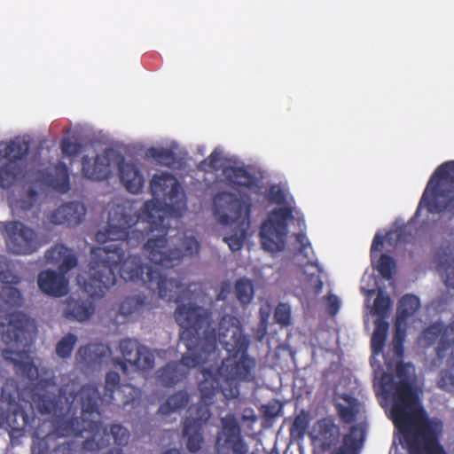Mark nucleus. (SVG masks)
Masks as SVG:
<instances>
[{"instance_id":"nucleus-1","label":"nucleus","mask_w":454,"mask_h":454,"mask_svg":"<svg viewBox=\"0 0 454 454\" xmlns=\"http://www.w3.org/2000/svg\"><path fill=\"white\" fill-rule=\"evenodd\" d=\"M153 200L145 203L141 215H129L119 205L108 213L107 225L98 231L95 239L98 243L107 245L91 249L89 278L83 283L84 291L91 298L103 297L115 285L116 267L124 281L141 280L152 291L168 301L179 302L185 288L176 278H168L160 270L142 262L139 255H128L127 250L139 246L150 233L158 235L149 238L144 244V251L155 265L169 269L178 265L184 257L197 255L200 243L192 236L181 240V248H169L168 230L162 207L171 215L182 216L186 210V196L177 179L170 173L155 174L150 181Z\"/></svg>"},{"instance_id":"nucleus-2","label":"nucleus","mask_w":454,"mask_h":454,"mask_svg":"<svg viewBox=\"0 0 454 454\" xmlns=\"http://www.w3.org/2000/svg\"><path fill=\"white\" fill-rule=\"evenodd\" d=\"M407 364L396 365L400 380L393 383L391 374L382 376V387L393 386L391 419L408 445L411 454H447L439 442L442 424L431 420L420 403V399L408 380Z\"/></svg>"},{"instance_id":"nucleus-3","label":"nucleus","mask_w":454,"mask_h":454,"mask_svg":"<svg viewBox=\"0 0 454 454\" xmlns=\"http://www.w3.org/2000/svg\"><path fill=\"white\" fill-rule=\"evenodd\" d=\"M94 415L86 419L70 414L68 417H51V420H43L32 434L31 454H49L50 441L57 437L78 436L83 431H90L92 434L82 442V448L86 452L98 454L99 451L111 444V438L118 446H124L129 439V430L119 424L103 427L100 421L94 419L99 418Z\"/></svg>"},{"instance_id":"nucleus-4","label":"nucleus","mask_w":454,"mask_h":454,"mask_svg":"<svg viewBox=\"0 0 454 454\" xmlns=\"http://www.w3.org/2000/svg\"><path fill=\"white\" fill-rule=\"evenodd\" d=\"M33 326L31 318L21 311L7 313L0 318V338L10 347V348L3 350V357L14 364L17 373L27 379L31 384H35V389L45 390L44 393H34L32 395L33 404L41 413L36 406V399L46 395L51 399L59 401V395L58 397L51 396L47 391L49 387H56L54 378L38 380V368L29 356L33 342L31 336Z\"/></svg>"},{"instance_id":"nucleus-5","label":"nucleus","mask_w":454,"mask_h":454,"mask_svg":"<svg viewBox=\"0 0 454 454\" xmlns=\"http://www.w3.org/2000/svg\"><path fill=\"white\" fill-rule=\"evenodd\" d=\"M175 320L183 329L180 340L187 351L182 363L187 367L216 361L220 357L217 348L218 329L212 326L213 311L193 302L181 303L176 308Z\"/></svg>"},{"instance_id":"nucleus-6","label":"nucleus","mask_w":454,"mask_h":454,"mask_svg":"<svg viewBox=\"0 0 454 454\" xmlns=\"http://www.w3.org/2000/svg\"><path fill=\"white\" fill-rule=\"evenodd\" d=\"M120 387V375L118 372H108L105 378V394L100 396L99 390L93 385H84L79 389L78 384L71 381L59 388V400L55 401L44 395L39 396L35 403L37 409L43 415L51 417H68L76 415L78 410L86 419L87 417L99 416L100 402L112 403L114 392Z\"/></svg>"},{"instance_id":"nucleus-7","label":"nucleus","mask_w":454,"mask_h":454,"mask_svg":"<svg viewBox=\"0 0 454 454\" xmlns=\"http://www.w3.org/2000/svg\"><path fill=\"white\" fill-rule=\"evenodd\" d=\"M219 343L229 356L218 366V373L230 388V395H239L238 383L254 380L256 361L247 354L250 339L243 333L239 320L231 315H223L218 324Z\"/></svg>"},{"instance_id":"nucleus-8","label":"nucleus","mask_w":454,"mask_h":454,"mask_svg":"<svg viewBox=\"0 0 454 454\" xmlns=\"http://www.w3.org/2000/svg\"><path fill=\"white\" fill-rule=\"evenodd\" d=\"M454 206V160L443 162L433 173L419 200L416 215L426 207L439 214Z\"/></svg>"},{"instance_id":"nucleus-9","label":"nucleus","mask_w":454,"mask_h":454,"mask_svg":"<svg viewBox=\"0 0 454 454\" xmlns=\"http://www.w3.org/2000/svg\"><path fill=\"white\" fill-rule=\"evenodd\" d=\"M214 215L222 225L248 227L252 204L231 192H217L213 198Z\"/></svg>"},{"instance_id":"nucleus-10","label":"nucleus","mask_w":454,"mask_h":454,"mask_svg":"<svg viewBox=\"0 0 454 454\" xmlns=\"http://www.w3.org/2000/svg\"><path fill=\"white\" fill-rule=\"evenodd\" d=\"M293 217L289 207L274 209L260 229L259 236L263 250L275 254L283 251L287 235V221Z\"/></svg>"},{"instance_id":"nucleus-11","label":"nucleus","mask_w":454,"mask_h":454,"mask_svg":"<svg viewBox=\"0 0 454 454\" xmlns=\"http://www.w3.org/2000/svg\"><path fill=\"white\" fill-rule=\"evenodd\" d=\"M215 448L217 454H250L249 446L242 435L240 425L233 413L220 419Z\"/></svg>"},{"instance_id":"nucleus-12","label":"nucleus","mask_w":454,"mask_h":454,"mask_svg":"<svg viewBox=\"0 0 454 454\" xmlns=\"http://www.w3.org/2000/svg\"><path fill=\"white\" fill-rule=\"evenodd\" d=\"M29 148V143L20 138L4 146L2 153L6 161L0 167L1 188L9 189L15 184L23 171V159L27 155Z\"/></svg>"},{"instance_id":"nucleus-13","label":"nucleus","mask_w":454,"mask_h":454,"mask_svg":"<svg viewBox=\"0 0 454 454\" xmlns=\"http://www.w3.org/2000/svg\"><path fill=\"white\" fill-rule=\"evenodd\" d=\"M119 350L123 360L118 359L114 364L119 365L124 373H127V364L144 372L150 371L154 366L153 354L136 339L126 338L120 340Z\"/></svg>"},{"instance_id":"nucleus-14","label":"nucleus","mask_w":454,"mask_h":454,"mask_svg":"<svg viewBox=\"0 0 454 454\" xmlns=\"http://www.w3.org/2000/svg\"><path fill=\"white\" fill-rule=\"evenodd\" d=\"M21 393L12 379H7L2 387L1 398L9 405V410H12V414L9 415L7 419L12 427L11 436L14 434L22 435L27 427H31V422L35 421V418L30 416L20 406Z\"/></svg>"},{"instance_id":"nucleus-15","label":"nucleus","mask_w":454,"mask_h":454,"mask_svg":"<svg viewBox=\"0 0 454 454\" xmlns=\"http://www.w3.org/2000/svg\"><path fill=\"white\" fill-rule=\"evenodd\" d=\"M7 248L15 254H31L41 247L36 232L20 222L5 226Z\"/></svg>"},{"instance_id":"nucleus-16","label":"nucleus","mask_w":454,"mask_h":454,"mask_svg":"<svg viewBox=\"0 0 454 454\" xmlns=\"http://www.w3.org/2000/svg\"><path fill=\"white\" fill-rule=\"evenodd\" d=\"M211 417V412L206 405L196 407L195 417H187L184 420L183 438L190 452L199 451L204 443L203 428Z\"/></svg>"},{"instance_id":"nucleus-17","label":"nucleus","mask_w":454,"mask_h":454,"mask_svg":"<svg viewBox=\"0 0 454 454\" xmlns=\"http://www.w3.org/2000/svg\"><path fill=\"white\" fill-rule=\"evenodd\" d=\"M217 361L218 359L216 361L201 363L197 365H209L208 367L202 368L200 372L202 379L198 385L201 399L206 403L211 402L218 391H221L225 397H231L228 385L223 381V377L218 373V367L214 369L212 366L213 364H216Z\"/></svg>"},{"instance_id":"nucleus-18","label":"nucleus","mask_w":454,"mask_h":454,"mask_svg":"<svg viewBox=\"0 0 454 454\" xmlns=\"http://www.w3.org/2000/svg\"><path fill=\"white\" fill-rule=\"evenodd\" d=\"M425 345L431 346L439 340L436 348V356L442 359L446 351L454 350V324L444 325L442 323H434L427 327L422 333Z\"/></svg>"},{"instance_id":"nucleus-19","label":"nucleus","mask_w":454,"mask_h":454,"mask_svg":"<svg viewBox=\"0 0 454 454\" xmlns=\"http://www.w3.org/2000/svg\"><path fill=\"white\" fill-rule=\"evenodd\" d=\"M20 282V277L12 274L10 270L0 271V311L22 305L21 293L13 286Z\"/></svg>"},{"instance_id":"nucleus-20","label":"nucleus","mask_w":454,"mask_h":454,"mask_svg":"<svg viewBox=\"0 0 454 454\" xmlns=\"http://www.w3.org/2000/svg\"><path fill=\"white\" fill-rule=\"evenodd\" d=\"M66 273L56 272L52 270L41 271L37 278L40 290L50 296L61 297L67 294L68 281Z\"/></svg>"},{"instance_id":"nucleus-21","label":"nucleus","mask_w":454,"mask_h":454,"mask_svg":"<svg viewBox=\"0 0 454 454\" xmlns=\"http://www.w3.org/2000/svg\"><path fill=\"white\" fill-rule=\"evenodd\" d=\"M86 214L83 204L76 201L68 202L56 208L50 216L54 224L77 225L82 223Z\"/></svg>"},{"instance_id":"nucleus-22","label":"nucleus","mask_w":454,"mask_h":454,"mask_svg":"<svg viewBox=\"0 0 454 454\" xmlns=\"http://www.w3.org/2000/svg\"><path fill=\"white\" fill-rule=\"evenodd\" d=\"M63 314L67 319L85 322L95 313L96 306L91 299L68 297L65 301Z\"/></svg>"},{"instance_id":"nucleus-23","label":"nucleus","mask_w":454,"mask_h":454,"mask_svg":"<svg viewBox=\"0 0 454 454\" xmlns=\"http://www.w3.org/2000/svg\"><path fill=\"white\" fill-rule=\"evenodd\" d=\"M82 172L83 176L93 181L107 179L111 175L110 159L106 154H98L93 162L88 156L82 160Z\"/></svg>"},{"instance_id":"nucleus-24","label":"nucleus","mask_w":454,"mask_h":454,"mask_svg":"<svg viewBox=\"0 0 454 454\" xmlns=\"http://www.w3.org/2000/svg\"><path fill=\"white\" fill-rule=\"evenodd\" d=\"M45 260L48 263L59 264V270L67 273L76 267L78 260L74 251L63 244H56L45 253Z\"/></svg>"},{"instance_id":"nucleus-25","label":"nucleus","mask_w":454,"mask_h":454,"mask_svg":"<svg viewBox=\"0 0 454 454\" xmlns=\"http://www.w3.org/2000/svg\"><path fill=\"white\" fill-rule=\"evenodd\" d=\"M120 180L126 190L133 194L142 192L145 179L138 168L131 162H125L123 160L119 163Z\"/></svg>"},{"instance_id":"nucleus-26","label":"nucleus","mask_w":454,"mask_h":454,"mask_svg":"<svg viewBox=\"0 0 454 454\" xmlns=\"http://www.w3.org/2000/svg\"><path fill=\"white\" fill-rule=\"evenodd\" d=\"M223 175L227 184L236 190L239 188L252 190L257 186L256 177L244 167H226L223 169Z\"/></svg>"},{"instance_id":"nucleus-27","label":"nucleus","mask_w":454,"mask_h":454,"mask_svg":"<svg viewBox=\"0 0 454 454\" xmlns=\"http://www.w3.org/2000/svg\"><path fill=\"white\" fill-rule=\"evenodd\" d=\"M111 353L107 345L103 343H90L79 348L77 359L87 365L99 364Z\"/></svg>"},{"instance_id":"nucleus-28","label":"nucleus","mask_w":454,"mask_h":454,"mask_svg":"<svg viewBox=\"0 0 454 454\" xmlns=\"http://www.w3.org/2000/svg\"><path fill=\"white\" fill-rule=\"evenodd\" d=\"M146 155L153 159L160 165L172 169H182L185 164L184 158L178 156L169 148L151 147L147 150Z\"/></svg>"},{"instance_id":"nucleus-29","label":"nucleus","mask_w":454,"mask_h":454,"mask_svg":"<svg viewBox=\"0 0 454 454\" xmlns=\"http://www.w3.org/2000/svg\"><path fill=\"white\" fill-rule=\"evenodd\" d=\"M181 366H184L187 369L192 368L183 364L182 359L180 360V364L176 362L168 363L157 371L156 375L158 380L165 387H173L186 378L187 372L182 369Z\"/></svg>"},{"instance_id":"nucleus-30","label":"nucleus","mask_w":454,"mask_h":454,"mask_svg":"<svg viewBox=\"0 0 454 454\" xmlns=\"http://www.w3.org/2000/svg\"><path fill=\"white\" fill-rule=\"evenodd\" d=\"M363 442V432L357 426H352L343 436L342 444L331 454H356Z\"/></svg>"},{"instance_id":"nucleus-31","label":"nucleus","mask_w":454,"mask_h":454,"mask_svg":"<svg viewBox=\"0 0 454 454\" xmlns=\"http://www.w3.org/2000/svg\"><path fill=\"white\" fill-rule=\"evenodd\" d=\"M47 179L49 186L61 193L67 192L70 189L68 168L63 162L55 165L53 172L48 176Z\"/></svg>"},{"instance_id":"nucleus-32","label":"nucleus","mask_w":454,"mask_h":454,"mask_svg":"<svg viewBox=\"0 0 454 454\" xmlns=\"http://www.w3.org/2000/svg\"><path fill=\"white\" fill-rule=\"evenodd\" d=\"M190 396L186 391H178L168 397L165 403L160 404L158 412L161 415H170L180 411L189 403Z\"/></svg>"},{"instance_id":"nucleus-33","label":"nucleus","mask_w":454,"mask_h":454,"mask_svg":"<svg viewBox=\"0 0 454 454\" xmlns=\"http://www.w3.org/2000/svg\"><path fill=\"white\" fill-rule=\"evenodd\" d=\"M419 299L413 294L403 295L397 306L396 319L407 322V320L415 314L419 309Z\"/></svg>"},{"instance_id":"nucleus-34","label":"nucleus","mask_w":454,"mask_h":454,"mask_svg":"<svg viewBox=\"0 0 454 454\" xmlns=\"http://www.w3.org/2000/svg\"><path fill=\"white\" fill-rule=\"evenodd\" d=\"M341 399H343L347 403V404H335V409L337 411L338 416L340 417V419L343 423H352L353 421H355L357 414L356 400L347 394H343L341 395Z\"/></svg>"},{"instance_id":"nucleus-35","label":"nucleus","mask_w":454,"mask_h":454,"mask_svg":"<svg viewBox=\"0 0 454 454\" xmlns=\"http://www.w3.org/2000/svg\"><path fill=\"white\" fill-rule=\"evenodd\" d=\"M448 368L439 372L437 379V387L449 393L454 392V350H451L450 356L447 360Z\"/></svg>"},{"instance_id":"nucleus-36","label":"nucleus","mask_w":454,"mask_h":454,"mask_svg":"<svg viewBox=\"0 0 454 454\" xmlns=\"http://www.w3.org/2000/svg\"><path fill=\"white\" fill-rule=\"evenodd\" d=\"M234 290L236 298L241 304L247 305L251 302L254 290L250 279L245 278L238 279Z\"/></svg>"},{"instance_id":"nucleus-37","label":"nucleus","mask_w":454,"mask_h":454,"mask_svg":"<svg viewBox=\"0 0 454 454\" xmlns=\"http://www.w3.org/2000/svg\"><path fill=\"white\" fill-rule=\"evenodd\" d=\"M145 305V296H128L121 302L119 311L123 316H129L141 310Z\"/></svg>"},{"instance_id":"nucleus-38","label":"nucleus","mask_w":454,"mask_h":454,"mask_svg":"<svg viewBox=\"0 0 454 454\" xmlns=\"http://www.w3.org/2000/svg\"><path fill=\"white\" fill-rule=\"evenodd\" d=\"M77 342V337L74 333L63 336L56 345V354L62 359L70 357Z\"/></svg>"},{"instance_id":"nucleus-39","label":"nucleus","mask_w":454,"mask_h":454,"mask_svg":"<svg viewBox=\"0 0 454 454\" xmlns=\"http://www.w3.org/2000/svg\"><path fill=\"white\" fill-rule=\"evenodd\" d=\"M375 268L384 279L390 280L395 269V262L390 255L383 254L380 256Z\"/></svg>"},{"instance_id":"nucleus-40","label":"nucleus","mask_w":454,"mask_h":454,"mask_svg":"<svg viewBox=\"0 0 454 454\" xmlns=\"http://www.w3.org/2000/svg\"><path fill=\"white\" fill-rule=\"evenodd\" d=\"M309 425V418L308 412L301 411L294 419L291 426V434L302 437Z\"/></svg>"},{"instance_id":"nucleus-41","label":"nucleus","mask_w":454,"mask_h":454,"mask_svg":"<svg viewBox=\"0 0 454 454\" xmlns=\"http://www.w3.org/2000/svg\"><path fill=\"white\" fill-rule=\"evenodd\" d=\"M390 306L391 300L389 296L380 292L374 300L372 313L379 317H385L389 311Z\"/></svg>"},{"instance_id":"nucleus-42","label":"nucleus","mask_w":454,"mask_h":454,"mask_svg":"<svg viewBox=\"0 0 454 454\" xmlns=\"http://www.w3.org/2000/svg\"><path fill=\"white\" fill-rule=\"evenodd\" d=\"M291 307L287 303H279L274 311L275 321L282 325L287 326L291 324Z\"/></svg>"},{"instance_id":"nucleus-43","label":"nucleus","mask_w":454,"mask_h":454,"mask_svg":"<svg viewBox=\"0 0 454 454\" xmlns=\"http://www.w3.org/2000/svg\"><path fill=\"white\" fill-rule=\"evenodd\" d=\"M222 160V152L218 148H215L207 158L201 161L200 165L207 167V168L210 170L217 171L221 168Z\"/></svg>"},{"instance_id":"nucleus-44","label":"nucleus","mask_w":454,"mask_h":454,"mask_svg":"<svg viewBox=\"0 0 454 454\" xmlns=\"http://www.w3.org/2000/svg\"><path fill=\"white\" fill-rule=\"evenodd\" d=\"M316 430L317 432V437L327 440L333 436L334 426L331 420L324 419L317 421Z\"/></svg>"},{"instance_id":"nucleus-45","label":"nucleus","mask_w":454,"mask_h":454,"mask_svg":"<svg viewBox=\"0 0 454 454\" xmlns=\"http://www.w3.org/2000/svg\"><path fill=\"white\" fill-rule=\"evenodd\" d=\"M82 145L77 142H73L69 138H64L61 142L62 153L68 157L76 156L81 153Z\"/></svg>"},{"instance_id":"nucleus-46","label":"nucleus","mask_w":454,"mask_h":454,"mask_svg":"<svg viewBox=\"0 0 454 454\" xmlns=\"http://www.w3.org/2000/svg\"><path fill=\"white\" fill-rule=\"evenodd\" d=\"M439 271L443 278L444 284L448 287L454 288V265L452 263H441Z\"/></svg>"},{"instance_id":"nucleus-47","label":"nucleus","mask_w":454,"mask_h":454,"mask_svg":"<svg viewBox=\"0 0 454 454\" xmlns=\"http://www.w3.org/2000/svg\"><path fill=\"white\" fill-rule=\"evenodd\" d=\"M387 340L386 334H380L378 333H372L371 340L372 352L375 355L382 352Z\"/></svg>"},{"instance_id":"nucleus-48","label":"nucleus","mask_w":454,"mask_h":454,"mask_svg":"<svg viewBox=\"0 0 454 454\" xmlns=\"http://www.w3.org/2000/svg\"><path fill=\"white\" fill-rule=\"evenodd\" d=\"M407 322L395 319L393 342H404L406 338Z\"/></svg>"},{"instance_id":"nucleus-49","label":"nucleus","mask_w":454,"mask_h":454,"mask_svg":"<svg viewBox=\"0 0 454 454\" xmlns=\"http://www.w3.org/2000/svg\"><path fill=\"white\" fill-rule=\"evenodd\" d=\"M223 241L229 246L231 251H239L241 249L244 243V234H241L240 236L231 235L229 237H224Z\"/></svg>"},{"instance_id":"nucleus-50","label":"nucleus","mask_w":454,"mask_h":454,"mask_svg":"<svg viewBox=\"0 0 454 454\" xmlns=\"http://www.w3.org/2000/svg\"><path fill=\"white\" fill-rule=\"evenodd\" d=\"M268 198L272 202L281 204L286 200L285 192L277 185H271L269 189Z\"/></svg>"},{"instance_id":"nucleus-51","label":"nucleus","mask_w":454,"mask_h":454,"mask_svg":"<svg viewBox=\"0 0 454 454\" xmlns=\"http://www.w3.org/2000/svg\"><path fill=\"white\" fill-rule=\"evenodd\" d=\"M327 310L331 316H335L340 309V301L335 294H328L326 296Z\"/></svg>"},{"instance_id":"nucleus-52","label":"nucleus","mask_w":454,"mask_h":454,"mask_svg":"<svg viewBox=\"0 0 454 454\" xmlns=\"http://www.w3.org/2000/svg\"><path fill=\"white\" fill-rule=\"evenodd\" d=\"M77 445L74 442H65L57 446L53 454H75V449Z\"/></svg>"},{"instance_id":"nucleus-53","label":"nucleus","mask_w":454,"mask_h":454,"mask_svg":"<svg viewBox=\"0 0 454 454\" xmlns=\"http://www.w3.org/2000/svg\"><path fill=\"white\" fill-rule=\"evenodd\" d=\"M384 238L380 234L377 233L372 240V247H371V258L372 263H374V260L376 257V253L378 251H380L383 247Z\"/></svg>"},{"instance_id":"nucleus-54","label":"nucleus","mask_w":454,"mask_h":454,"mask_svg":"<svg viewBox=\"0 0 454 454\" xmlns=\"http://www.w3.org/2000/svg\"><path fill=\"white\" fill-rule=\"evenodd\" d=\"M295 239L296 241L300 244V254L307 257V248H311L310 242L308 240L306 235L302 232L297 233L295 235Z\"/></svg>"},{"instance_id":"nucleus-55","label":"nucleus","mask_w":454,"mask_h":454,"mask_svg":"<svg viewBox=\"0 0 454 454\" xmlns=\"http://www.w3.org/2000/svg\"><path fill=\"white\" fill-rule=\"evenodd\" d=\"M263 413L265 417L275 418L279 414L281 411V406L278 405L277 403H268L267 405L263 406Z\"/></svg>"},{"instance_id":"nucleus-56","label":"nucleus","mask_w":454,"mask_h":454,"mask_svg":"<svg viewBox=\"0 0 454 454\" xmlns=\"http://www.w3.org/2000/svg\"><path fill=\"white\" fill-rule=\"evenodd\" d=\"M384 318L385 317H379L378 318L375 319V321H374L375 328H374L373 333H378L386 334V335L387 334V330H388L389 325Z\"/></svg>"},{"instance_id":"nucleus-57","label":"nucleus","mask_w":454,"mask_h":454,"mask_svg":"<svg viewBox=\"0 0 454 454\" xmlns=\"http://www.w3.org/2000/svg\"><path fill=\"white\" fill-rule=\"evenodd\" d=\"M231 292V285L227 281H223L221 284L219 293L217 294V301H224Z\"/></svg>"},{"instance_id":"nucleus-58","label":"nucleus","mask_w":454,"mask_h":454,"mask_svg":"<svg viewBox=\"0 0 454 454\" xmlns=\"http://www.w3.org/2000/svg\"><path fill=\"white\" fill-rule=\"evenodd\" d=\"M404 342H393V350L397 356H403L404 352Z\"/></svg>"},{"instance_id":"nucleus-59","label":"nucleus","mask_w":454,"mask_h":454,"mask_svg":"<svg viewBox=\"0 0 454 454\" xmlns=\"http://www.w3.org/2000/svg\"><path fill=\"white\" fill-rule=\"evenodd\" d=\"M396 241L397 242H409L410 239L406 238L405 228L400 229L396 231Z\"/></svg>"},{"instance_id":"nucleus-60","label":"nucleus","mask_w":454,"mask_h":454,"mask_svg":"<svg viewBox=\"0 0 454 454\" xmlns=\"http://www.w3.org/2000/svg\"><path fill=\"white\" fill-rule=\"evenodd\" d=\"M323 286V281L318 277H317L316 283L313 286L314 293L316 294H319L322 292Z\"/></svg>"},{"instance_id":"nucleus-61","label":"nucleus","mask_w":454,"mask_h":454,"mask_svg":"<svg viewBox=\"0 0 454 454\" xmlns=\"http://www.w3.org/2000/svg\"><path fill=\"white\" fill-rule=\"evenodd\" d=\"M162 454H181L177 449H169L164 451Z\"/></svg>"},{"instance_id":"nucleus-62","label":"nucleus","mask_w":454,"mask_h":454,"mask_svg":"<svg viewBox=\"0 0 454 454\" xmlns=\"http://www.w3.org/2000/svg\"><path fill=\"white\" fill-rule=\"evenodd\" d=\"M3 422H4V417H3V414L0 413V427L2 426Z\"/></svg>"},{"instance_id":"nucleus-63","label":"nucleus","mask_w":454,"mask_h":454,"mask_svg":"<svg viewBox=\"0 0 454 454\" xmlns=\"http://www.w3.org/2000/svg\"><path fill=\"white\" fill-rule=\"evenodd\" d=\"M315 266L318 269V270H320L319 266H318L317 263H315Z\"/></svg>"}]
</instances>
